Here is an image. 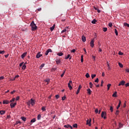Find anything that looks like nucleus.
Segmentation results:
<instances>
[{"mask_svg": "<svg viewBox=\"0 0 129 129\" xmlns=\"http://www.w3.org/2000/svg\"><path fill=\"white\" fill-rule=\"evenodd\" d=\"M5 53H6L5 50H0V54H5Z\"/></svg>", "mask_w": 129, "mask_h": 129, "instance_id": "34", "label": "nucleus"}, {"mask_svg": "<svg viewBox=\"0 0 129 129\" xmlns=\"http://www.w3.org/2000/svg\"><path fill=\"white\" fill-rule=\"evenodd\" d=\"M27 104L28 105V106H30V105H31V101H28L27 102Z\"/></svg>", "mask_w": 129, "mask_h": 129, "instance_id": "30", "label": "nucleus"}, {"mask_svg": "<svg viewBox=\"0 0 129 129\" xmlns=\"http://www.w3.org/2000/svg\"><path fill=\"white\" fill-rule=\"evenodd\" d=\"M41 109L42 110H43V111H45V110H46V108H45V107H42Z\"/></svg>", "mask_w": 129, "mask_h": 129, "instance_id": "47", "label": "nucleus"}, {"mask_svg": "<svg viewBox=\"0 0 129 129\" xmlns=\"http://www.w3.org/2000/svg\"><path fill=\"white\" fill-rule=\"evenodd\" d=\"M102 76H103V77H104V76H105V74H104V72L102 73Z\"/></svg>", "mask_w": 129, "mask_h": 129, "instance_id": "56", "label": "nucleus"}, {"mask_svg": "<svg viewBox=\"0 0 129 129\" xmlns=\"http://www.w3.org/2000/svg\"><path fill=\"white\" fill-rule=\"evenodd\" d=\"M59 97H60V96H59V95H55V98H56V99H59Z\"/></svg>", "mask_w": 129, "mask_h": 129, "instance_id": "43", "label": "nucleus"}, {"mask_svg": "<svg viewBox=\"0 0 129 129\" xmlns=\"http://www.w3.org/2000/svg\"><path fill=\"white\" fill-rule=\"evenodd\" d=\"M117 92H115L113 94V95H112V97H117Z\"/></svg>", "mask_w": 129, "mask_h": 129, "instance_id": "18", "label": "nucleus"}, {"mask_svg": "<svg viewBox=\"0 0 129 129\" xmlns=\"http://www.w3.org/2000/svg\"><path fill=\"white\" fill-rule=\"evenodd\" d=\"M5 58H8L9 57V54L5 55Z\"/></svg>", "mask_w": 129, "mask_h": 129, "instance_id": "61", "label": "nucleus"}, {"mask_svg": "<svg viewBox=\"0 0 129 129\" xmlns=\"http://www.w3.org/2000/svg\"><path fill=\"white\" fill-rule=\"evenodd\" d=\"M125 87H127V86H129V83H126V84L125 85Z\"/></svg>", "mask_w": 129, "mask_h": 129, "instance_id": "57", "label": "nucleus"}, {"mask_svg": "<svg viewBox=\"0 0 129 129\" xmlns=\"http://www.w3.org/2000/svg\"><path fill=\"white\" fill-rule=\"evenodd\" d=\"M85 76H86V77L87 78H89V77H90L89 74L88 73H87L86 74Z\"/></svg>", "mask_w": 129, "mask_h": 129, "instance_id": "35", "label": "nucleus"}, {"mask_svg": "<svg viewBox=\"0 0 129 129\" xmlns=\"http://www.w3.org/2000/svg\"><path fill=\"white\" fill-rule=\"evenodd\" d=\"M75 52H76V50L75 49H74L71 51L72 53H75Z\"/></svg>", "mask_w": 129, "mask_h": 129, "instance_id": "46", "label": "nucleus"}, {"mask_svg": "<svg viewBox=\"0 0 129 129\" xmlns=\"http://www.w3.org/2000/svg\"><path fill=\"white\" fill-rule=\"evenodd\" d=\"M52 97V95H50L49 97L48 98L49 99H51V98Z\"/></svg>", "mask_w": 129, "mask_h": 129, "instance_id": "63", "label": "nucleus"}, {"mask_svg": "<svg viewBox=\"0 0 129 129\" xmlns=\"http://www.w3.org/2000/svg\"><path fill=\"white\" fill-rule=\"evenodd\" d=\"M83 50H84V52H85V54H86V53H87V52H86V49L85 48H84Z\"/></svg>", "mask_w": 129, "mask_h": 129, "instance_id": "54", "label": "nucleus"}, {"mask_svg": "<svg viewBox=\"0 0 129 129\" xmlns=\"http://www.w3.org/2000/svg\"><path fill=\"white\" fill-rule=\"evenodd\" d=\"M118 65L120 68H122V67H123V66L120 62H118Z\"/></svg>", "mask_w": 129, "mask_h": 129, "instance_id": "31", "label": "nucleus"}, {"mask_svg": "<svg viewBox=\"0 0 129 129\" xmlns=\"http://www.w3.org/2000/svg\"><path fill=\"white\" fill-rule=\"evenodd\" d=\"M30 103L32 106L33 105H35V100H33V99H31Z\"/></svg>", "mask_w": 129, "mask_h": 129, "instance_id": "11", "label": "nucleus"}, {"mask_svg": "<svg viewBox=\"0 0 129 129\" xmlns=\"http://www.w3.org/2000/svg\"><path fill=\"white\" fill-rule=\"evenodd\" d=\"M19 99H20V96H17L16 98V100H19Z\"/></svg>", "mask_w": 129, "mask_h": 129, "instance_id": "53", "label": "nucleus"}, {"mask_svg": "<svg viewBox=\"0 0 129 129\" xmlns=\"http://www.w3.org/2000/svg\"><path fill=\"white\" fill-rule=\"evenodd\" d=\"M72 58V56H71L70 54H68L67 56L64 57V59H66V60H67V59H69V60H71Z\"/></svg>", "mask_w": 129, "mask_h": 129, "instance_id": "9", "label": "nucleus"}, {"mask_svg": "<svg viewBox=\"0 0 129 129\" xmlns=\"http://www.w3.org/2000/svg\"><path fill=\"white\" fill-rule=\"evenodd\" d=\"M124 83H125V82L124 81H122L119 83L118 86H120V85L123 86L124 85Z\"/></svg>", "mask_w": 129, "mask_h": 129, "instance_id": "12", "label": "nucleus"}, {"mask_svg": "<svg viewBox=\"0 0 129 129\" xmlns=\"http://www.w3.org/2000/svg\"><path fill=\"white\" fill-rule=\"evenodd\" d=\"M15 92H16V90H13V91H12L11 92V94H14V93H15Z\"/></svg>", "mask_w": 129, "mask_h": 129, "instance_id": "50", "label": "nucleus"}, {"mask_svg": "<svg viewBox=\"0 0 129 129\" xmlns=\"http://www.w3.org/2000/svg\"><path fill=\"white\" fill-rule=\"evenodd\" d=\"M124 27H127L128 28H129V24L126 23H124Z\"/></svg>", "mask_w": 129, "mask_h": 129, "instance_id": "29", "label": "nucleus"}, {"mask_svg": "<svg viewBox=\"0 0 129 129\" xmlns=\"http://www.w3.org/2000/svg\"><path fill=\"white\" fill-rule=\"evenodd\" d=\"M55 62H56V63L57 64V65H59V64H60V63H61V59L60 58H56L55 59Z\"/></svg>", "mask_w": 129, "mask_h": 129, "instance_id": "7", "label": "nucleus"}, {"mask_svg": "<svg viewBox=\"0 0 129 129\" xmlns=\"http://www.w3.org/2000/svg\"><path fill=\"white\" fill-rule=\"evenodd\" d=\"M3 79H5V77H0V80H3Z\"/></svg>", "mask_w": 129, "mask_h": 129, "instance_id": "48", "label": "nucleus"}, {"mask_svg": "<svg viewBox=\"0 0 129 129\" xmlns=\"http://www.w3.org/2000/svg\"><path fill=\"white\" fill-rule=\"evenodd\" d=\"M45 82H47V83H49L50 82V79H47L46 80H44Z\"/></svg>", "mask_w": 129, "mask_h": 129, "instance_id": "27", "label": "nucleus"}, {"mask_svg": "<svg viewBox=\"0 0 129 129\" xmlns=\"http://www.w3.org/2000/svg\"><path fill=\"white\" fill-rule=\"evenodd\" d=\"M119 55H123V53L121 52L120 51L118 52Z\"/></svg>", "mask_w": 129, "mask_h": 129, "instance_id": "55", "label": "nucleus"}, {"mask_svg": "<svg viewBox=\"0 0 129 129\" xmlns=\"http://www.w3.org/2000/svg\"><path fill=\"white\" fill-rule=\"evenodd\" d=\"M89 85H90V88H92V87L93 86V84H92V82L89 83Z\"/></svg>", "mask_w": 129, "mask_h": 129, "instance_id": "25", "label": "nucleus"}, {"mask_svg": "<svg viewBox=\"0 0 129 129\" xmlns=\"http://www.w3.org/2000/svg\"><path fill=\"white\" fill-rule=\"evenodd\" d=\"M30 27H31L32 31H36V30H37V25H36V24H35V22L34 21H32L31 23Z\"/></svg>", "mask_w": 129, "mask_h": 129, "instance_id": "1", "label": "nucleus"}, {"mask_svg": "<svg viewBox=\"0 0 129 129\" xmlns=\"http://www.w3.org/2000/svg\"><path fill=\"white\" fill-rule=\"evenodd\" d=\"M16 105H17V102L15 103H11L10 104V106L11 108H14V107H15V106H16Z\"/></svg>", "mask_w": 129, "mask_h": 129, "instance_id": "4", "label": "nucleus"}, {"mask_svg": "<svg viewBox=\"0 0 129 129\" xmlns=\"http://www.w3.org/2000/svg\"><path fill=\"white\" fill-rule=\"evenodd\" d=\"M23 64H24V62L20 63L19 64V67H22V66L23 65Z\"/></svg>", "mask_w": 129, "mask_h": 129, "instance_id": "51", "label": "nucleus"}, {"mask_svg": "<svg viewBox=\"0 0 129 129\" xmlns=\"http://www.w3.org/2000/svg\"><path fill=\"white\" fill-rule=\"evenodd\" d=\"M87 93L88 94H89V95H90V94H91V90H90V89H88L87 90Z\"/></svg>", "mask_w": 129, "mask_h": 129, "instance_id": "17", "label": "nucleus"}, {"mask_svg": "<svg viewBox=\"0 0 129 129\" xmlns=\"http://www.w3.org/2000/svg\"><path fill=\"white\" fill-rule=\"evenodd\" d=\"M19 77H20V76H19V75H18L15 76L14 78L16 79V78H19Z\"/></svg>", "mask_w": 129, "mask_h": 129, "instance_id": "52", "label": "nucleus"}, {"mask_svg": "<svg viewBox=\"0 0 129 129\" xmlns=\"http://www.w3.org/2000/svg\"><path fill=\"white\" fill-rule=\"evenodd\" d=\"M110 110L111 112H113V107H112V106H111L110 107Z\"/></svg>", "mask_w": 129, "mask_h": 129, "instance_id": "22", "label": "nucleus"}, {"mask_svg": "<svg viewBox=\"0 0 129 129\" xmlns=\"http://www.w3.org/2000/svg\"><path fill=\"white\" fill-rule=\"evenodd\" d=\"M96 22V20L94 19L93 21H92V24H95Z\"/></svg>", "mask_w": 129, "mask_h": 129, "instance_id": "36", "label": "nucleus"}, {"mask_svg": "<svg viewBox=\"0 0 129 129\" xmlns=\"http://www.w3.org/2000/svg\"><path fill=\"white\" fill-rule=\"evenodd\" d=\"M95 82L98 83V82H99V79H98V78H97L95 80Z\"/></svg>", "mask_w": 129, "mask_h": 129, "instance_id": "41", "label": "nucleus"}, {"mask_svg": "<svg viewBox=\"0 0 129 129\" xmlns=\"http://www.w3.org/2000/svg\"><path fill=\"white\" fill-rule=\"evenodd\" d=\"M64 74H65V71H63L62 74L60 75V77L62 78L63 76H64Z\"/></svg>", "mask_w": 129, "mask_h": 129, "instance_id": "39", "label": "nucleus"}, {"mask_svg": "<svg viewBox=\"0 0 129 129\" xmlns=\"http://www.w3.org/2000/svg\"><path fill=\"white\" fill-rule=\"evenodd\" d=\"M26 55H27V52H24L22 54V55H21V58L22 59H24L25 58V57H26Z\"/></svg>", "mask_w": 129, "mask_h": 129, "instance_id": "14", "label": "nucleus"}, {"mask_svg": "<svg viewBox=\"0 0 129 129\" xmlns=\"http://www.w3.org/2000/svg\"><path fill=\"white\" fill-rule=\"evenodd\" d=\"M71 84H72V81H70L69 83L68 84V86L70 90H72V86H71Z\"/></svg>", "mask_w": 129, "mask_h": 129, "instance_id": "3", "label": "nucleus"}, {"mask_svg": "<svg viewBox=\"0 0 129 129\" xmlns=\"http://www.w3.org/2000/svg\"><path fill=\"white\" fill-rule=\"evenodd\" d=\"M103 32H106V31H107V28L104 27L103 28Z\"/></svg>", "mask_w": 129, "mask_h": 129, "instance_id": "38", "label": "nucleus"}, {"mask_svg": "<svg viewBox=\"0 0 129 129\" xmlns=\"http://www.w3.org/2000/svg\"><path fill=\"white\" fill-rule=\"evenodd\" d=\"M99 52H102V49L100 48H99Z\"/></svg>", "mask_w": 129, "mask_h": 129, "instance_id": "59", "label": "nucleus"}, {"mask_svg": "<svg viewBox=\"0 0 129 129\" xmlns=\"http://www.w3.org/2000/svg\"><path fill=\"white\" fill-rule=\"evenodd\" d=\"M66 21V19H63L61 20V22H65Z\"/></svg>", "mask_w": 129, "mask_h": 129, "instance_id": "62", "label": "nucleus"}, {"mask_svg": "<svg viewBox=\"0 0 129 129\" xmlns=\"http://www.w3.org/2000/svg\"><path fill=\"white\" fill-rule=\"evenodd\" d=\"M49 53H52V49H47L45 53V55L47 56V55H48Z\"/></svg>", "mask_w": 129, "mask_h": 129, "instance_id": "6", "label": "nucleus"}, {"mask_svg": "<svg viewBox=\"0 0 129 129\" xmlns=\"http://www.w3.org/2000/svg\"><path fill=\"white\" fill-rule=\"evenodd\" d=\"M125 72L128 73L129 72V69H126Z\"/></svg>", "mask_w": 129, "mask_h": 129, "instance_id": "58", "label": "nucleus"}, {"mask_svg": "<svg viewBox=\"0 0 129 129\" xmlns=\"http://www.w3.org/2000/svg\"><path fill=\"white\" fill-rule=\"evenodd\" d=\"M108 26L111 28V27H112V23L111 22H110L109 24H108Z\"/></svg>", "mask_w": 129, "mask_h": 129, "instance_id": "42", "label": "nucleus"}, {"mask_svg": "<svg viewBox=\"0 0 129 129\" xmlns=\"http://www.w3.org/2000/svg\"><path fill=\"white\" fill-rule=\"evenodd\" d=\"M96 77V75H95V74H92L91 75L92 79H93V78H94Z\"/></svg>", "mask_w": 129, "mask_h": 129, "instance_id": "32", "label": "nucleus"}, {"mask_svg": "<svg viewBox=\"0 0 129 129\" xmlns=\"http://www.w3.org/2000/svg\"><path fill=\"white\" fill-rule=\"evenodd\" d=\"M15 100H16V98H12V99L10 100V101H9V102H12V103H13V102H14V101H15Z\"/></svg>", "mask_w": 129, "mask_h": 129, "instance_id": "24", "label": "nucleus"}, {"mask_svg": "<svg viewBox=\"0 0 129 129\" xmlns=\"http://www.w3.org/2000/svg\"><path fill=\"white\" fill-rule=\"evenodd\" d=\"M90 44V46L92 48H93V47H94V38L91 39Z\"/></svg>", "mask_w": 129, "mask_h": 129, "instance_id": "2", "label": "nucleus"}, {"mask_svg": "<svg viewBox=\"0 0 129 129\" xmlns=\"http://www.w3.org/2000/svg\"><path fill=\"white\" fill-rule=\"evenodd\" d=\"M94 10H95V11H97V12H98V13H100V10L99 9H98L96 7H94Z\"/></svg>", "mask_w": 129, "mask_h": 129, "instance_id": "19", "label": "nucleus"}, {"mask_svg": "<svg viewBox=\"0 0 129 129\" xmlns=\"http://www.w3.org/2000/svg\"><path fill=\"white\" fill-rule=\"evenodd\" d=\"M67 29H66V28H64V29L62 30L61 33V34H63V33H65V32H67Z\"/></svg>", "mask_w": 129, "mask_h": 129, "instance_id": "28", "label": "nucleus"}, {"mask_svg": "<svg viewBox=\"0 0 129 129\" xmlns=\"http://www.w3.org/2000/svg\"><path fill=\"white\" fill-rule=\"evenodd\" d=\"M40 52H38L36 54V58L37 59H39V58H40V57H42V56H43V55L40 54Z\"/></svg>", "mask_w": 129, "mask_h": 129, "instance_id": "10", "label": "nucleus"}, {"mask_svg": "<svg viewBox=\"0 0 129 129\" xmlns=\"http://www.w3.org/2000/svg\"><path fill=\"white\" fill-rule=\"evenodd\" d=\"M44 66H45V64L44 63L41 64L40 67V69H42V68H43V67H44Z\"/></svg>", "mask_w": 129, "mask_h": 129, "instance_id": "33", "label": "nucleus"}, {"mask_svg": "<svg viewBox=\"0 0 129 129\" xmlns=\"http://www.w3.org/2000/svg\"><path fill=\"white\" fill-rule=\"evenodd\" d=\"M65 99H66V96H64L61 97V100L63 101Z\"/></svg>", "mask_w": 129, "mask_h": 129, "instance_id": "37", "label": "nucleus"}, {"mask_svg": "<svg viewBox=\"0 0 129 129\" xmlns=\"http://www.w3.org/2000/svg\"><path fill=\"white\" fill-rule=\"evenodd\" d=\"M38 12H41V11H42V8H39L37 9Z\"/></svg>", "mask_w": 129, "mask_h": 129, "instance_id": "60", "label": "nucleus"}, {"mask_svg": "<svg viewBox=\"0 0 129 129\" xmlns=\"http://www.w3.org/2000/svg\"><path fill=\"white\" fill-rule=\"evenodd\" d=\"M95 113H98V109H96L95 110Z\"/></svg>", "mask_w": 129, "mask_h": 129, "instance_id": "49", "label": "nucleus"}, {"mask_svg": "<svg viewBox=\"0 0 129 129\" xmlns=\"http://www.w3.org/2000/svg\"><path fill=\"white\" fill-rule=\"evenodd\" d=\"M27 66H26V63H25L23 66H22V69L23 70H25V69H26Z\"/></svg>", "mask_w": 129, "mask_h": 129, "instance_id": "20", "label": "nucleus"}, {"mask_svg": "<svg viewBox=\"0 0 129 129\" xmlns=\"http://www.w3.org/2000/svg\"><path fill=\"white\" fill-rule=\"evenodd\" d=\"M125 106H126V104L125 102V103H124L123 107H125Z\"/></svg>", "mask_w": 129, "mask_h": 129, "instance_id": "64", "label": "nucleus"}, {"mask_svg": "<svg viewBox=\"0 0 129 129\" xmlns=\"http://www.w3.org/2000/svg\"><path fill=\"white\" fill-rule=\"evenodd\" d=\"M107 67H108V70H111V68H110V66L109 64H108Z\"/></svg>", "mask_w": 129, "mask_h": 129, "instance_id": "45", "label": "nucleus"}, {"mask_svg": "<svg viewBox=\"0 0 129 129\" xmlns=\"http://www.w3.org/2000/svg\"><path fill=\"white\" fill-rule=\"evenodd\" d=\"M81 88H82V86H81V85H80L77 91L76 94H79V92H80V89H81Z\"/></svg>", "mask_w": 129, "mask_h": 129, "instance_id": "5", "label": "nucleus"}, {"mask_svg": "<svg viewBox=\"0 0 129 129\" xmlns=\"http://www.w3.org/2000/svg\"><path fill=\"white\" fill-rule=\"evenodd\" d=\"M55 24H53V25L52 26V27H51L50 28V31H51V32L54 30V29H55Z\"/></svg>", "mask_w": 129, "mask_h": 129, "instance_id": "16", "label": "nucleus"}, {"mask_svg": "<svg viewBox=\"0 0 129 129\" xmlns=\"http://www.w3.org/2000/svg\"><path fill=\"white\" fill-rule=\"evenodd\" d=\"M120 104H121V101H120V100H119V103L118 104L116 107L117 109H118V108H119V107H120Z\"/></svg>", "mask_w": 129, "mask_h": 129, "instance_id": "13", "label": "nucleus"}, {"mask_svg": "<svg viewBox=\"0 0 129 129\" xmlns=\"http://www.w3.org/2000/svg\"><path fill=\"white\" fill-rule=\"evenodd\" d=\"M114 31H115V34L116 36H118V33L117 32V30H116V29H114Z\"/></svg>", "mask_w": 129, "mask_h": 129, "instance_id": "23", "label": "nucleus"}, {"mask_svg": "<svg viewBox=\"0 0 129 129\" xmlns=\"http://www.w3.org/2000/svg\"><path fill=\"white\" fill-rule=\"evenodd\" d=\"M81 62H82H82H83V55H81Z\"/></svg>", "mask_w": 129, "mask_h": 129, "instance_id": "40", "label": "nucleus"}, {"mask_svg": "<svg viewBox=\"0 0 129 129\" xmlns=\"http://www.w3.org/2000/svg\"><path fill=\"white\" fill-rule=\"evenodd\" d=\"M0 113H6V111L5 110H1Z\"/></svg>", "mask_w": 129, "mask_h": 129, "instance_id": "44", "label": "nucleus"}, {"mask_svg": "<svg viewBox=\"0 0 129 129\" xmlns=\"http://www.w3.org/2000/svg\"><path fill=\"white\" fill-rule=\"evenodd\" d=\"M82 40L83 42H86V38L84 36H82Z\"/></svg>", "mask_w": 129, "mask_h": 129, "instance_id": "15", "label": "nucleus"}, {"mask_svg": "<svg viewBox=\"0 0 129 129\" xmlns=\"http://www.w3.org/2000/svg\"><path fill=\"white\" fill-rule=\"evenodd\" d=\"M107 90H109V88H110V87L111 86V84H108L107 85Z\"/></svg>", "mask_w": 129, "mask_h": 129, "instance_id": "21", "label": "nucleus"}, {"mask_svg": "<svg viewBox=\"0 0 129 129\" xmlns=\"http://www.w3.org/2000/svg\"><path fill=\"white\" fill-rule=\"evenodd\" d=\"M10 103V101L8 100H3V104H9Z\"/></svg>", "mask_w": 129, "mask_h": 129, "instance_id": "8", "label": "nucleus"}, {"mask_svg": "<svg viewBox=\"0 0 129 129\" xmlns=\"http://www.w3.org/2000/svg\"><path fill=\"white\" fill-rule=\"evenodd\" d=\"M57 56H63V53L62 52H59L57 54Z\"/></svg>", "mask_w": 129, "mask_h": 129, "instance_id": "26", "label": "nucleus"}]
</instances>
